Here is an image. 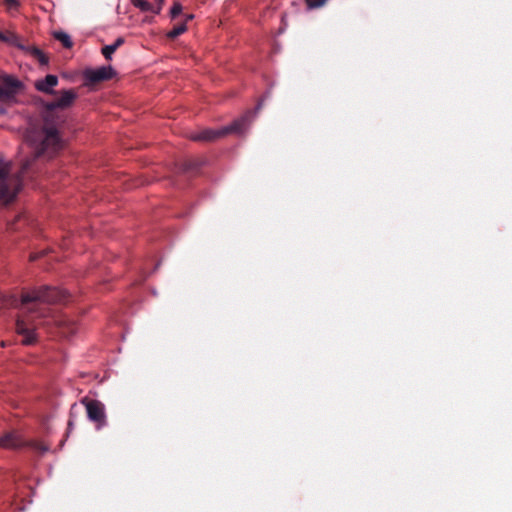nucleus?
<instances>
[{
  "label": "nucleus",
  "mask_w": 512,
  "mask_h": 512,
  "mask_svg": "<svg viewBox=\"0 0 512 512\" xmlns=\"http://www.w3.org/2000/svg\"><path fill=\"white\" fill-rule=\"evenodd\" d=\"M57 108H64V94L55 102L46 104L45 125L42 128L32 127L26 130L25 141L34 152L22 161L20 171L16 175H10V163L0 158V200H13L21 188L23 177L35 161L40 157L51 159L61 149L59 130L52 121L53 111Z\"/></svg>",
  "instance_id": "nucleus-1"
},
{
  "label": "nucleus",
  "mask_w": 512,
  "mask_h": 512,
  "mask_svg": "<svg viewBox=\"0 0 512 512\" xmlns=\"http://www.w3.org/2000/svg\"><path fill=\"white\" fill-rule=\"evenodd\" d=\"M253 114V112L248 111L245 115L236 119L228 126L220 129H205L201 132L191 134L190 138L193 141L211 142L228 134H241L247 129L248 125L252 121Z\"/></svg>",
  "instance_id": "nucleus-2"
},
{
  "label": "nucleus",
  "mask_w": 512,
  "mask_h": 512,
  "mask_svg": "<svg viewBox=\"0 0 512 512\" xmlns=\"http://www.w3.org/2000/svg\"><path fill=\"white\" fill-rule=\"evenodd\" d=\"M62 291L57 287L42 286L26 291L22 294L20 303L22 306L33 304L38 306L40 303H53L62 298Z\"/></svg>",
  "instance_id": "nucleus-3"
},
{
  "label": "nucleus",
  "mask_w": 512,
  "mask_h": 512,
  "mask_svg": "<svg viewBox=\"0 0 512 512\" xmlns=\"http://www.w3.org/2000/svg\"><path fill=\"white\" fill-rule=\"evenodd\" d=\"M0 101L15 102L16 97L24 90V83L11 74L0 76Z\"/></svg>",
  "instance_id": "nucleus-4"
},
{
  "label": "nucleus",
  "mask_w": 512,
  "mask_h": 512,
  "mask_svg": "<svg viewBox=\"0 0 512 512\" xmlns=\"http://www.w3.org/2000/svg\"><path fill=\"white\" fill-rule=\"evenodd\" d=\"M25 446L39 449L41 453L48 450V448L43 445L26 441L23 435L17 430L6 432L0 436V448L2 449H20Z\"/></svg>",
  "instance_id": "nucleus-5"
},
{
  "label": "nucleus",
  "mask_w": 512,
  "mask_h": 512,
  "mask_svg": "<svg viewBox=\"0 0 512 512\" xmlns=\"http://www.w3.org/2000/svg\"><path fill=\"white\" fill-rule=\"evenodd\" d=\"M87 412V416L97 429L104 427L107 423L105 407L103 403L95 399L84 398L82 400Z\"/></svg>",
  "instance_id": "nucleus-6"
},
{
  "label": "nucleus",
  "mask_w": 512,
  "mask_h": 512,
  "mask_svg": "<svg viewBox=\"0 0 512 512\" xmlns=\"http://www.w3.org/2000/svg\"><path fill=\"white\" fill-rule=\"evenodd\" d=\"M16 332L23 336L21 343L23 345H32L37 341L35 325L30 323V318L19 317L16 321Z\"/></svg>",
  "instance_id": "nucleus-7"
},
{
  "label": "nucleus",
  "mask_w": 512,
  "mask_h": 512,
  "mask_svg": "<svg viewBox=\"0 0 512 512\" xmlns=\"http://www.w3.org/2000/svg\"><path fill=\"white\" fill-rule=\"evenodd\" d=\"M115 75V70L111 66H102L97 69H88L84 72L85 80L91 84L110 80Z\"/></svg>",
  "instance_id": "nucleus-8"
},
{
  "label": "nucleus",
  "mask_w": 512,
  "mask_h": 512,
  "mask_svg": "<svg viewBox=\"0 0 512 512\" xmlns=\"http://www.w3.org/2000/svg\"><path fill=\"white\" fill-rule=\"evenodd\" d=\"M58 84V77L52 74L46 75L44 78L35 81V89L39 92L50 94L53 88Z\"/></svg>",
  "instance_id": "nucleus-9"
},
{
  "label": "nucleus",
  "mask_w": 512,
  "mask_h": 512,
  "mask_svg": "<svg viewBox=\"0 0 512 512\" xmlns=\"http://www.w3.org/2000/svg\"><path fill=\"white\" fill-rule=\"evenodd\" d=\"M22 51H24L28 56L37 60L41 66H47L49 63V58L47 55L38 47L25 46Z\"/></svg>",
  "instance_id": "nucleus-10"
},
{
  "label": "nucleus",
  "mask_w": 512,
  "mask_h": 512,
  "mask_svg": "<svg viewBox=\"0 0 512 512\" xmlns=\"http://www.w3.org/2000/svg\"><path fill=\"white\" fill-rule=\"evenodd\" d=\"M0 41L17 47L20 50H23L25 47V45L22 44L21 38L13 32L3 33L0 31Z\"/></svg>",
  "instance_id": "nucleus-11"
},
{
  "label": "nucleus",
  "mask_w": 512,
  "mask_h": 512,
  "mask_svg": "<svg viewBox=\"0 0 512 512\" xmlns=\"http://www.w3.org/2000/svg\"><path fill=\"white\" fill-rule=\"evenodd\" d=\"M202 165L201 161L197 159H189L185 160L181 165V170L183 172H196L199 170Z\"/></svg>",
  "instance_id": "nucleus-12"
},
{
  "label": "nucleus",
  "mask_w": 512,
  "mask_h": 512,
  "mask_svg": "<svg viewBox=\"0 0 512 512\" xmlns=\"http://www.w3.org/2000/svg\"><path fill=\"white\" fill-rule=\"evenodd\" d=\"M131 3L142 12L154 13V10H156L155 6L146 0H131Z\"/></svg>",
  "instance_id": "nucleus-13"
},
{
  "label": "nucleus",
  "mask_w": 512,
  "mask_h": 512,
  "mask_svg": "<svg viewBox=\"0 0 512 512\" xmlns=\"http://www.w3.org/2000/svg\"><path fill=\"white\" fill-rule=\"evenodd\" d=\"M186 30H187L186 23L178 24V25L174 26L173 29L167 33V37L169 39H175L178 36H180L181 34H183Z\"/></svg>",
  "instance_id": "nucleus-14"
},
{
  "label": "nucleus",
  "mask_w": 512,
  "mask_h": 512,
  "mask_svg": "<svg viewBox=\"0 0 512 512\" xmlns=\"http://www.w3.org/2000/svg\"><path fill=\"white\" fill-rule=\"evenodd\" d=\"M0 301L3 306H17L18 302H19L18 299L16 298V296H14V295L7 296V295H3L1 293H0Z\"/></svg>",
  "instance_id": "nucleus-15"
},
{
  "label": "nucleus",
  "mask_w": 512,
  "mask_h": 512,
  "mask_svg": "<svg viewBox=\"0 0 512 512\" xmlns=\"http://www.w3.org/2000/svg\"><path fill=\"white\" fill-rule=\"evenodd\" d=\"M117 49L115 48V46H113L112 44L111 45H106L102 48L101 52L103 54V56L105 57L106 60H111L112 59V55L113 53L116 51Z\"/></svg>",
  "instance_id": "nucleus-16"
},
{
  "label": "nucleus",
  "mask_w": 512,
  "mask_h": 512,
  "mask_svg": "<svg viewBox=\"0 0 512 512\" xmlns=\"http://www.w3.org/2000/svg\"><path fill=\"white\" fill-rule=\"evenodd\" d=\"M4 4L8 11H17L20 7L19 0H4Z\"/></svg>",
  "instance_id": "nucleus-17"
},
{
  "label": "nucleus",
  "mask_w": 512,
  "mask_h": 512,
  "mask_svg": "<svg viewBox=\"0 0 512 512\" xmlns=\"http://www.w3.org/2000/svg\"><path fill=\"white\" fill-rule=\"evenodd\" d=\"M182 12V5L179 2H175L170 10V15L172 19H175Z\"/></svg>",
  "instance_id": "nucleus-18"
},
{
  "label": "nucleus",
  "mask_w": 512,
  "mask_h": 512,
  "mask_svg": "<svg viewBox=\"0 0 512 512\" xmlns=\"http://www.w3.org/2000/svg\"><path fill=\"white\" fill-rule=\"evenodd\" d=\"M305 1H306V4H307L308 8L314 9V8H319L322 5H324V3L327 0H305Z\"/></svg>",
  "instance_id": "nucleus-19"
},
{
  "label": "nucleus",
  "mask_w": 512,
  "mask_h": 512,
  "mask_svg": "<svg viewBox=\"0 0 512 512\" xmlns=\"http://www.w3.org/2000/svg\"><path fill=\"white\" fill-rule=\"evenodd\" d=\"M76 98V93L73 90H66V108L70 106Z\"/></svg>",
  "instance_id": "nucleus-20"
},
{
  "label": "nucleus",
  "mask_w": 512,
  "mask_h": 512,
  "mask_svg": "<svg viewBox=\"0 0 512 512\" xmlns=\"http://www.w3.org/2000/svg\"><path fill=\"white\" fill-rule=\"evenodd\" d=\"M65 327H66V338L68 337V334H74L77 330L74 323L71 324V327H70V323L68 322L67 319H66Z\"/></svg>",
  "instance_id": "nucleus-21"
},
{
  "label": "nucleus",
  "mask_w": 512,
  "mask_h": 512,
  "mask_svg": "<svg viewBox=\"0 0 512 512\" xmlns=\"http://www.w3.org/2000/svg\"><path fill=\"white\" fill-rule=\"evenodd\" d=\"M44 254H45L44 250H42L41 252H38V253H31L30 256H29V260L30 261H36L37 259L42 257Z\"/></svg>",
  "instance_id": "nucleus-22"
},
{
  "label": "nucleus",
  "mask_w": 512,
  "mask_h": 512,
  "mask_svg": "<svg viewBox=\"0 0 512 512\" xmlns=\"http://www.w3.org/2000/svg\"><path fill=\"white\" fill-rule=\"evenodd\" d=\"M54 37L64 44V31L59 30L53 33Z\"/></svg>",
  "instance_id": "nucleus-23"
},
{
  "label": "nucleus",
  "mask_w": 512,
  "mask_h": 512,
  "mask_svg": "<svg viewBox=\"0 0 512 512\" xmlns=\"http://www.w3.org/2000/svg\"><path fill=\"white\" fill-rule=\"evenodd\" d=\"M164 1L165 0H155V2H156L155 9L156 10H154V14H159L160 13V11L162 10Z\"/></svg>",
  "instance_id": "nucleus-24"
},
{
  "label": "nucleus",
  "mask_w": 512,
  "mask_h": 512,
  "mask_svg": "<svg viewBox=\"0 0 512 512\" xmlns=\"http://www.w3.org/2000/svg\"><path fill=\"white\" fill-rule=\"evenodd\" d=\"M123 43L124 39L122 37H119L115 40V42L112 45L115 46L116 49H118Z\"/></svg>",
  "instance_id": "nucleus-25"
},
{
  "label": "nucleus",
  "mask_w": 512,
  "mask_h": 512,
  "mask_svg": "<svg viewBox=\"0 0 512 512\" xmlns=\"http://www.w3.org/2000/svg\"><path fill=\"white\" fill-rule=\"evenodd\" d=\"M72 45H73L72 39L70 38L69 35L66 34V49L71 48Z\"/></svg>",
  "instance_id": "nucleus-26"
},
{
  "label": "nucleus",
  "mask_w": 512,
  "mask_h": 512,
  "mask_svg": "<svg viewBox=\"0 0 512 512\" xmlns=\"http://www.w3.org/2000/svg\"><path fill=\"white\" fill-rule=\"evenodd\" d=\"M193 18H194L193 14H186L185 15V22L184 23H187L188 21L193 20Z\"/></svg>",
  "instance_id": "nucleus-27"
},
{
  "label": "nucleus",
  "mask_w": 512,
  "mask_h": 512,
  "mask_svg": "<svg viewBox=\"0 0 512 512\" xmlns=\"http://www.w3.org/2000/svg\"><path fill=\"white\" fill-rule=\"evenodd\" d=\"M0 114H1V115L6 114V109H5V108H0Z\"/></svg>",
  "instance_id": "nucleus-28"
},
{
  "label": "nucleus",
  "mask_w": 512,
  "mask_h": 512,
  "mask_svg": "<svg viewBox=\"0 0 512 512\" xmlns=\"http://www.w3.org/2000/svg\"><path fill=\"white\" fill-rule=\"evenodd\" d=\"M1 346L2 347H5L6 346V343L4 341L1 342Z\"/></svg>",
  "instance_id": "nucleus-29"
},
{
  "label": "nucleus",
  "mask_w": 512,
  "mask_h": 512,
  "mask_svg": "<svg viewBox=\"0 0 512 512\" xmlns=\"http://www.w3.org/2000/svg\"><path fill=\"white\" fill-rule=\"evenodd\" d=\"M261 105H262V102H260V103L257 105V109H260V108H261Z\"/></svg>",
  "instance_id": "nucleus-30"
},
{
  "label": "nucleus",
  "mask_w": 512,
  "mask_h": 512,
  "mask_svg": "<svg viewBox=\"0 0 512 512\" xmlns=\"http://www.w3.org/2000/svg\"><path fill=\"white\" fill-rule=\"evenodd\" d=\"M29 312H34V308H28Z\"/></svg>",
  "instance_id": "nucleus-31"
}]
</instances>
